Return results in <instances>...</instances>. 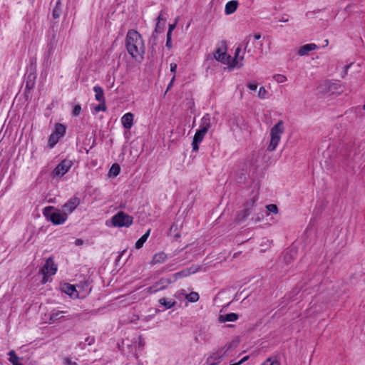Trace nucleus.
<instances>
[{
    "mask_svg": "<svg viewBox=\"0 0 365 365\" xmlns=\"http://www.w3.org/2000/svg\"><path fill=\"white\" fill-rule=\"evenodd\" d=\"M56 271L57 265L54 263L51 257L48 258L45 264L40 270V273L43 276L42 282L46 283L48 281V277L54 275Z\"/></svg>",
    "mask_w": 365,
    "mask_h": 365,
    "instance_id": "nucleus-6",
    "label": "nucleus"
},
{
    "mask_svg": "<svg viewBox=\"0 0 365 365\" xmlns=\"http://www.w3.org/2000/svg\"><path fill=\"white\" fill-rule=\"evenodd\" d=\"M170 283V281L169 279L163 278V279H160L159 281H158L157 282H155L153 285L155 287H163V289H165Z\"/></svg>",
    "mask_w": 365,
    "mask_h": 365,
    "instance_id": "nucleus-33",
    "label": "nucleus"
},
{
    "mask_svg": "<svg viewBox=\"0 0 365 365\" xmlns=\"http://www.w3.org/2000/svg\"><path fill=\"white\" fill-rule=\"evenodd\" d=\"M266 207H267V210L269 212H273V213H277L278 212V207L274 204L268 205L266 206Z\"/></svg>",
    "mask_w": 365,
    "mask_h": 365,
    "instance_id": "nucleus-40",
    "label": "nucleus"
},
{
    "mask_svg": "<svg viewBox=\"0 0 365 365\" xmlns=\"http://www.w3.org/2000/svg\"><path fill=\"white\" fill-rule=\"evenodd\" d=\"M150 230H148L136 242H135V247L137 249V250H139L140 249L141 247H143L144 243L146 242V240H148L149 235H150Z\"/></svg>",
    "mask_w": 365,
    "mask_h": 365,
    "instance_id": "nucleus-23",
    "label": "nucleus"
},
{
    "mask_svg": "<svg viewBox=\"0 0 365 365\" xmlns=\"http://www.w3.org/2000/svg\"><path fill=\"white\" fill-rule=\"evenodd\" d=\"M226 351L221 349L217 351L215 353H213L210 357L207 359V363L208 365H217L223 359L224 354Z\"/></svg>",
    "mask_w": 365,
    "mask_h": 365,
    "instance_id": "nucleus-11",
    "label": "nucleus"
},
{
    "mask_svg": "<svg viewBox=\"0 0 365 365\" xmlns=\"http://www.w3.org/2000/svg\"><path fill=\"white\" fill-rule=\"evenodd\" d=\"M55 27H56L55 24H53L51 26L53 34H52V39L49 44V48H48L49 53H51V52L53 51V43H55L56 41H58V37H57V34H56L57 29H55Z\"/></svg>",
    "mask_w": 365,
    "mask_h": 365,
    "instance_id": "nucleus-25",
    "label": "nucleus"
},
{
    "mask_svg": "<svg viewBox=\"0 0 365 365\" xmlns=\"http://www.w3.org/2000/svg\"><path fill=\"white\" fill-rule=\"evenodd\" d=\"M66 133V127L61 123H57L55 126L54 134H56L59 138H61Z\"/></svg>",
    "mask_w": 365,
    "mask_h": 365,
    "instance_id": "nucleus-26",
    "label": "nucleus"
},
{
    "mask_svg": "<svg viewBox=\"0 0 365 365\" xmlns=\"http://www.w3.org/2000/svg\"><path fill=\"white\" fill-rule=\"evenodd\" d=\"M163 287H155L154 285H153V286L148 287L146 289V291L148 293L153 294V293H155V292L163 290Z\"/></svg>",
    "mask_w": 365,
    "mask_h": 365,
    "instance_id": "nucleus-38",
    "label": "nucleus"
},
{
    "mask_svg": "<svg viewBox=\"0 0 365 365\" xmlns=\"http://www.w3.org/2000/svg\"><path fill=\"white\" fill-rule=\"evenodd\" d=\"M197 269L192 270L191 268H188L174 274L173 277L175 279H177L178 278L187 277L190 274L195 273Z\"/></svg>",
    "mask_w": 365,
    "mask_h": 365,
    "instance_id": "nucleus-24",
    "label": "nucleus"
},
{
    "mask_svg": "<svg viewBox=\"0 0 365 365\" xmlns=\"http://www.w3.org/2000/svg\"><path fill=\"white\" fill-rule=\"evenodd\" d=\"M106 110V102L100 103L99 105L94 107V111L96 113L100 111H105Z\"/></svg>",
    "mask_w": 365,
    "mask_h": 365,
    "instance_id": "nucleus-37",
    "label": "nucleus"
},
{
    "mask_svg": "<svg viewBox=\"0 0 365 365\" xmlns=\"http://www.w3.org/2000/svg\"><path fill=\"white\" fill-rule=\"evenodd\" d=\"M72 165V162L69 160H62L53 170V175L57 177H62L69 170Z\"/></svg>",
    "mask_w": 365,
    "mask_h": 365,
    "instance_id": "nucleus-7",
    "label": "nucleus"
},
{
    "mask_svg": "<svg viewBox=\"0 0 365 365\" xmlns=\"http://www.w3.org/2000/svg\"><path fill=\"white\" fill-rule=\"evenodd\" d=\"M186 295L187 294L185 289H180L175 293V297L179 300H182L183 298L186 299Z\"/></svg>",
    "mask_w": 365,
    "mask_h": 365,
    "instance_id": "nucleus-36",
    "label": "nucleus"
},
{
    "mask_svg": "<svg viewBox=\"0 0 365 365\" xmlns=\"http://www.w3.org/2000/svg\"><path fill=\"white\" fill-rule=\"evenodd\" d=\"M261 365H280L277 361H272L270 358L267 359Z\"/></svg>",
    "mask_w": 365,
    "mask_h": 365,
    "instance_id": "nucleus-43",
    "label": "nucleus"
},
{
    "mask_svg": "<svg viewBox=\"0 0 365 365\" xmlns=\"http://www.w3.org/2000/svg\"><path fill=\"white\" fill-rule=\"evenodd\" d=\"M63 365H77V363L73 361L71 358H65L63 360Z\"/></svg>",
    "mask_w": 365,
    "mask_h": 365,
    "instance_id": "nucleus-41",
    "label": "nucleus"
},
{
    "mask_svg": "<svg viewBox=\"0 0 365 365\" xmlns=\"http://www.w3.org/2000/svg\"><path fill=\"white\" fill-rule=\"evenodd\" d=\"M65 313L63 311H53L50 314V321L53 323L57 320L61 319L63 317V314Z\"/></svg>",
    "mask_w": 365,
    "mask_h": 365,
    "instance_id": "nucleus-27",
    "label": "nucleus"
},
{
    "mask_svg": "<svg viewBox=\"0 0 365 365\" xmlns=\"http://www.w3.org/2000/svg\"><path fill=\"white\" fill-rule=\"evenodd\" d=\"M81 112V106L80 105H76L73 110V115L75 116H78L80 115Z\"/></svg>",
    "mask_w": 365,
    "mask_h": 365,
    "instance_id": "nucleus-42",
    "label": "nucleus"
},
{
    "mask_svg": "<svg viewBox=\"0 0 365 365\" xmlns=\"http://www.w3.org/2000/svg\"><path fill=\"white\" fill-rule=\"evenodd\" d=\"M159 303L164 306L166 309H170L175 305V302L173 300H167L166 298H161L159 299Z\"/></svg>",
    "mask_w": 365,
    "mask_h": 365,
    "instance_id": "nucleus-28",
    "label": "nucleus"
},
{
    "mask_svg": "<svg viewBox=\"0 0 365 365\" xmlns=\"http://www.w3.org/2000/svg\"><path fill=\"white\" fill-rule=\"evenodd\" d=\"M254 203V199H251L245 203L244 209L237 215V220L239 222H243L250 215Z\"/></svg>",
    "mask_w": 365,
    "mask_h": 365,
    "instance_id": "nucleus-10",
    "label": "nucleus"
},
{
    "mask_svg": "<svg viewBox=\"0 0 365 365\" xmlns=\"http://www.w3.org/2000/svg\"><path fill=\"white\" fill-rule=\"evenodd\" d=\"M120 170V168L119 165L117 163H114L112 165L111 168H110L109 175L115 177L119 174Z\"/></svg>",
    "mask_w": 365,
    "mask_h": 365,
    "instance_id": "nucleus-32",
    "label": "nucleus"
},
{
    "mask_svg": "<svg viewBox=\"0 0 365 365\" xmlns=\"http://www.w3.org/2000/svg\"><path fill=\"white\" fill-rule=\"evenodd\" d=\"M168 258L167 255L163 252H160L155 254L153 257V259L150 262L151 264H162L166 261Z\"/></svg>",
    "mask_w": 365,
    "mask_h": 365,
    "instance_id": "nucleus-17",
    "label": "nucleus"
},
{
    "mask_svg": "<svg viewBox=\"0 0 365 365\" xmlns=\"http://www.w3.org/2000/svg\"><path fill=\"white\" fill-rule=\"evenodd\" d=\"M83 244V240L81 239H78L76 240V245H81Z\"/></svg>",
    "mask_w": 365,
    "mask_h": 365,
    "instance_id": "nucleus-53",
    "label": "nucleus"
},
{
    "mask_svg": "<svg viewBox=\"0 0 365 365\" xmlns=\"http://www.w3.org/2000/svg\"><path fill=\"white\" fill-rule=\"evenodd\" d=\"M230 365H240V364L237 363H235V364H230Z\"/></svg>",
    "mask_w": 365,
    "mask_h": 365,
    "instance_id": "nucleus-57",
    "label": "nucleus"
},
{
    "mask_svg": "<svg viewBox=\"0 0 365 365\" xmlns=\"http://www.w3.org/2000/svg\"><path fill=\"white\" fill-rule=\"evenodd\" d=\"M63 5L61 0H58L52 10V16L54 19H58L62 13Z\"/></svg>",
    "mask_w": 365,
    "mask_h": 365,
    "instance_id": "nucleus-21",
    "label": "nucleus"
},
{
    "mask_svg": "<svg viewBox=\"0 0 365 365\" xmlns=\"http://www.w3.org/2000/svg\"><path fill=\"white\" fill-rule=\"evenodd\" d=\"M171 36L172 34H167L166 46L168 48H171L173 47Z\"/></svg>",
    "mask_w": 365,
    "mask_h": 365,
    "instance_id": "nucleus-44",
    "label": "nucleus"
},
{
    "mask_svg": "<svg viewBox=\"0 0 365 365\" xmlns=\"http://www.w3.org/2000/svg\"><path fill=\"white\" fill-rule=\"evenodd\" d=\"M363 109L365 110V104L363 106Z\"/></svg>",
    "mask_w": 365,
    "mask_h": 365,
    "instance_id": "nucleus-58",
    "label": "nucleus"
},
{
    "mask_svg": "<svg viewBox=\"0 0 365 365\" xmlns=\"http://www.w3.org/2000/svg\"><path fill=\"white\" fill-rule=\"evenodd\" d=\"M248 359V356H245L244 358H242L240 361H238V364H241L242 363H243L244 361H245L247 359Z\"/></svg>",
    "mask_w": 365,
    "mask_h": 365,
    "instance_id": "nucleus-54",
    "label": "nucleus"
},
{
    "mask_svg": "<svg viewBox=\"0 0 365 365\" xmlns=\"http://www.w3.org/2000/svg\"><path fill=\"white\" fill-rule=\"evenodd\" d=\"M338 88H339L338 84L334 83V86L329 87V93H331V94L335 93L336 92Z\"/></svg>",
    "mask_w": 365,
    "mask_h": 365,
    "instance_id": "nucleus-45",
    "label": "nucleus"
},
{
    "mask_svg": "<svg viewBox=\"0 0 365 365\" xmlns=\"http://www.w3.org/2000/svg\"><path fill=\"white\" fill-rule=\"evenodd\" d=\"M273 78L274 79L275 81L280 83H284L287 81V77L282 74H276L273 76Z\"/></svg>",
    "mask_w": 365,
    "mask_h": 365,
    "instance_id": "nucleus-35",
    "label": "nucleus"
},
{
    "mask_svg": "<svg viewBox=\"0 0 365 365\" xmlns=\"http://www.w3.org/2000/svg\"><path fill=\"white\" fill-rule=\"evenodd\" d=\"M9 361L14 365H23L19 362V358L16 355L14 351H11L9 353Z\"/></svg>",
    "mask_w": 365,
    "mask_h": 365,
    "instance_id": "nucleus-30",
    "label": "nucleus"
},
{
    "mask_svg": "<svg viewBox=\"0 0 365 365\" xmlns=\"http://www.w3.org/2000/svg\"><path fill=\"white\" fill-rule=\"evenodd\" d=\"M247 86L250 91H255L257 89L258 84L255 81H250L247 83Z\"/></svg>",
    "mask_w": 365,
    "mask_h": 365,
    "instance_id": "nucleus-39",
    "label": "nucleus"
},
{
    "mask_svg": "<svg viewBox=\"0 0 365 365\" xmlns=\"http://www.w3.org/2000/svg\"><path fill=\"white\" fill-rule=\"evenodd\" d=\"M237 319H238V315L235 313L220 314L218 317V321L220 323H225L226 322H235Z\"/></svg>",
    "mask_w": 365,
    "mask_h": 365,
    "instance_id": "nucleus-18",
    "label": "nucleus"
},
{
    "mask_svg": "<svg viewBox=\"0 0 365 365\" xmlns=\"http://www.w3.org/2000/svg\"><path fill=\"white\" fill-rule=\"evenodd\" d=\"M284 128L282 120H279L271 128L270 142L267 147L268 151H274L276 149L281 140V136L284 133Z\"/></svg>",
    "mask_w": 365,
    "mask_h": 365,
    "instance_id": "nucleus-4",
    "label": "nucleus"
},
{
    "mask_svg": "<svg viewBox=\"0 0 365 365\" xmlns=\"http://www.w3.org/2000/svg\"><path fill=\"white\" fill-rule=\"evenodd\" d=\"M134 115L132 113H126L121 118V123L126 129H130L133 125Z\"/></svg>",
    "mask_w": 365,
    "mask_h": 365,
    "instance_id": "nucleus-14",
    "label": "nucleus"
},
{
    "mask_svg": "<svg viewBox=\"0 0 365 365\" xmlns=\"http://www.w3.org/2000/svg\"><path fill=\"white\" fill-rule=\"evenodd\" d=\"M334 86V83L329 81H322L317 87V90L320 93H329V87Z\"/></svg>",
    "mask_w": 365,
    "mask_h": 365,
    "instance_id": "nucleus-20",
    "label": "nucleus"
},
{
    "mask_svg": "<svg viewBox=\"0 0 365 365\" xmlns=\"http://www.w3.org/2000/svg\"><path fill=\"white\" fill-rule=\"evenodd\" d=\"M79 203V198L73 197L63 205L61 210L68 216L69 214L75 210Z\"/></svg>",
    "mask_w": 365,
    "mask_h": 365,
    "instance_id": "nucleus-9",
    "label": "nucleus"
},
{
    "mask_svg": "<svg viewBox=\"0 0 365 365\" xmlns=\"http://www.w3.org/2000/svg\"><path fill=\"white\" fill-rule=\"evenodd\" d=\"M161 20H163V12H162V11L160 13V14H159V15H158V16L157 17V21H158V22H159V23H160V21Z\"/></svg>",
    "mask_w": 365,
    "mask_h": 365,
    "instance_id": "nucleus-51",
    "label": "nucleus"
},
{
    "mask_svg": "<svg viewBox=\"0 0 365 365\" xmlns=\"http://www.w3.org/2000/svg\"><path fill=\"white\" fill-rule=\"evenodd\" d=\"M133 217L123 212H118L112 217V223L115 227H129L133 223Z\"/></svg>",
    "mask_w": 365,
    "mask_h": 365,
    "instance_id": "nucleus-5",
    "label": "nucleus"
},
{
    "mask_svg": "<svg viewBox=\"0 0 365 365\" xmlns=\"http://www.w3.org/2000/svg\"><path fill=\"white\" fill-rule=\"evenodd\" d=\"M175 26H176V23L173 24H170V25H169L168 31V33H167V34H172V32H173V31L175 29Z\"/></svg>",
    "mask_w": 365,
    "mask_h": 365,
    "instance_id": "nucleus-47",
    "label": "nucleus"
},
{
    "mask_svg": "<svg viewBox=\"0 0 365 365\" xmlns=\"http://www.w3.org/2000/svg\"><path fill=\"white\" fill-rule=\"evenodd\" d=\"M241 48L237 47L235 50V57L232 59L230 56H227L226 53L222 49L218 48L214 53L215 58L222 62V63L227 64L230 68H240L242 66V61L244 59L242 56H240Z\"/></svg>",
    "mask_w": 365,
    "mask_h": 365,
    "instance_id": "nucleus-2",
    "label": "nucleus"
},
{
    "mask_svg": "<svg viewBox=\"0 0 365 365\" xmlns=\"http://www.w3.org/2000/svg\"><path fill=\"white\" fill-rule=\"evenodd\" d=\"M212 119L209 114H205L201 119L200 129L202 132L207 133L211 127Z\"/></svg>",
    "mask_w": 365,
    "mask_h": 365,
    "instance_id": "nucleus-16",
    "label": "nucleus"
},
{
    "mask_svg": "<svg viewBox=\"0 0 365 365\" xmlns=\"http://www.w3.org/2000/svg\"><path fill=\"white\" fill-rule=\"evenodd\" d=\"M245 46L244 48L245 51L247 52L250 54H253L256 52L257 48H261L262 43H255L252 41V36L249 35L245 38Z\"/></svg>",
    "mask_w": 365,
    "mask_h": 365,
    "instance_id": "nucleus-8",
    "label": "nucleus"
},
{
    "mask_svg": "<svg viewBox=\"0 0 365 365\" xmlns=\"http://www.w3.org/2000/svg\"><path fill=\"white\" fill-rule=\"evenodd\" d=\"M175 76L174 75V76H173V78H172V79H171V81H170V83H169V84H168V88H167V91H168V90L172 87L173 83V82H174V81H175Z\"/></svg>",
    "mask_w": 365,
    "mask_h": 365,
    "instance_id": "nucleus-49",
    "label": "nucleus"
},
{
    "mask_svg": "<svg viewBox=\"0 0 365 365\" xmlns=\"http://www.w3.org/2000/svg\"><path fill=\"white\" fill-rule=\"evenodd\" d=\"M318 48L317 44L311 43L302 46L298 49L297 53L300 56L308 55L310 51H314Z\"/></svg>",
    "mask_w": 365,
    "mask_h": 365,
    "instance_id": "nucleus-13",
    "label": "nucleus"
},
{
    "mask_svg": "<svg viewBox=\"0 0 365 365\" xmlns=\"http://www.w3.org/2000/svg\"><path fill=\"white\" fill-rule=\"evenodd\" d=\"M199 294L197 292H192L186 295V299L190 302H196L199 300Z\"/></svg>",
    "mask_w": 365,
    "mask_h": 365,
    "instance_id": "nucleus-31",
    "label": "nucleus"
},
{
    "mask_svg": "<svg viewBox=\"0 0 365 365\" xmlns=\"http://www.w3.org/2000/svg\"><path fill=\"white\" fill-rule=\"evenodd\" d=\"M207 133L202 132L201 130H197L193 137L192 143V150L197 152L199 149V144L202 141Z\"/></svg>",
    "mask_w": 365,
    "mask_h": 365,
    "instance_id": "nucleus-12",
    "label": "nucleus"
},
{
    "mask_svg": "<svg viewBox=\"0 0 365 365\" xmlns=\"http://www.w3.org/2000/svg\"><path fill=\"white\" fill-rule=\"evenodd\" d=\"M257 97L262 100L269 98V93L264 86L259 87L257 93Z\"/></svg>",
    "mask_w": 365,
    "mask_h": 365,
    "instance_id": "nucleus-29",
    "label": "nucleus"
},
{
    "mask_svg": "<svg viewBox=\"0 0 365 365\" xmlns=\"http://www.w3.org/2000/svg\"><path fill=\"white\" fill-rule=\"evenodd\" d=\"M93 91L96 93L95 98L98 101H99L100 103L106 102L103 91L101 86H94Z\"/></svg>",
    "mask_w": 365,
    "mask_h": 365,
    "instance_id": "nucleus-22",
    "label": "nucleus"
},
{
    "mask_svg": "<svg viewBox=\"0 0 365 365\" xmlns=\"http://www.w3.org/2000/svg\"><path fill=\"white\" fill-rule=\"evenodd\" d=\"M259 220H260V217H257L255 220V222H259Z\"/></svg>",
    "mask_w": 365,
    "mask_h": 365,
    "instance_id": "nucleus-55",
    "label": "nucleus"
},
{
    "mask_svg": "<svg viewBox=\"0 0 365 365\" xmlns=\"http://www.w3.org/2000/svg\"><path fill=\"white\" fill-rule=\"evenodd\" d=\"M162 30H163V28L160 27V23L157 22L155 29V31L157 33H160L162 31Z\"/></svg>",
    "mask_w": 365,
    "mask_h": 365,
    "instance_id": "nucleus-48",
    "label": "nucleus"
},
{
    "mask_svg": "<svg viewBox=\"0 0 365 365\" xmlns=\"http://www.w3.org/2000/svg\"><path fill=\"white\" fill-rule=\"evenodd\" d=\"M61 289L63 292L69 295L72 298H78V293L76 289V287L73 284H64Z\"/></svg>",
    "mask_w": 365,
    "mask_h": 365,
    "instance_id": "nucleus-15",
    "label": "nucleus"
},
{
    "mask_svg": "<svg viewBox=\"0 0 365 365\" xmlns=\"http://www.w3.org/2000/svg\"><path fill=\"white\" fill-rule=\"evenodd\" d=\"M43 215L46 220L50 221L53 225H63L68 219V216L61 210L53 206H47L43 210Z\"/></svg>",
    "mask_w": 365,
    "mask_h": 365,
    "instance_id": "nucleus-3",
    "label": "nucleus"
},
{
    "mask_svg": "<svg viewBox=\"0 0 365 365\" xmlns=\"http://www.w3.org/2000/svg\"><path fill=\"white\" fill-rule=\"evenodd\" d=\"M176 70H177V64L175 63H170V71L175 74L176 72Z\"/></svg>",
    "mask_w": 365,
    "mask_h": 365,
    "instance_id": "nucleus-46",
    "label": "nucleus"
},
{
    "mask_svg": "<svg viewBox=\"0 0 365 365\" xmlns=\"http://www.w3.org/2000/svg\"><path fill=\"white\" fill-rule=\"evenodd\" d=\"M349 67V66H346L345 67V71H344V72H345V73H346V72H347V70H348Z\"/></svg>",
    "mask_w": 365,
    "mask_h": 365,
    "instance_id": "nucleus-56",
    "label": "nucleus"
},
{
    "mask_svg": "<svg viewBox=\"0 0 365 365\" xmlns=\"http://www.w3.org/2000/svg\"><path fill=\"white\" fill-rule=\"evenodd\" d=\"M261 38V35L259 34H256L252 36V41H257Z\"/></svg>",
    "mask_w": 365,
    "mask_h": 365,
    "instance_id": "nucleus-50",
    "label": "nucleus"
},
{
    "mask_svg": "<svg viewBox=\"0 0 365 365\" xmlns=\"http://www.w3.org/2000/svg\"><path fill=\"white\" fill-rule=\"evenodd\" d=\"M60 138L56 134L52 133L48 138V144L51 148H53L59 140Z\"/></svg>",
    "mask_w": 365,
    "mask_h": 365,
    "instance_id": "nucleus-34",
    "label": "nucleus"
},
{
    "mask_svg": "<svg viewBox=\"0 0 365 365\" xmlns=\"http://www.w3.org/2000/svg\"><path fill=\"white\" fill-rule=\"evenodd\" d=\"M86 341H88V344L89 345H91V344H92L94 342V339L88 337V338L86 339Z\"/></svg>",
    "mask_w": 365,
    "mask_h": 365,
    "instance_id": "nucleus-52",
    "label": "nucleus"
},
{
    "mask_svg": "<svg viewBox=\"0 0 365 365\" xmlns=\"http://www.w3.org/2000/svg\"><path fill=\"white\" fill-rule=\"evenodd\" d=\"M237 7H238V2L237 1H235V0L230 1L225 4V13L227 15H230V14H233L234 12H235Z\"/></svg>",
    "mask_w": 365,
    "mask_h": 365,
    "instance_id": "nucleus-19",
    "label": "nucleus"
},
{
    "mask_svg": "<svg viewBox=\"0 0 365 365\" xmlns=\"http://www.w3.org/2000/svg\"><path fill=\"white\" fill-rule=\"evenodd\" d=\"M125 47L128 53L138 62H141L144 58L145 43L141 35L134 29H130L127 32Z\"/></svg>",
    "mask_w": 365,
    "mask_h": 365,
    "instance_id": "nucleus-1",
    "label": "nucleus"
}]
</instances>
